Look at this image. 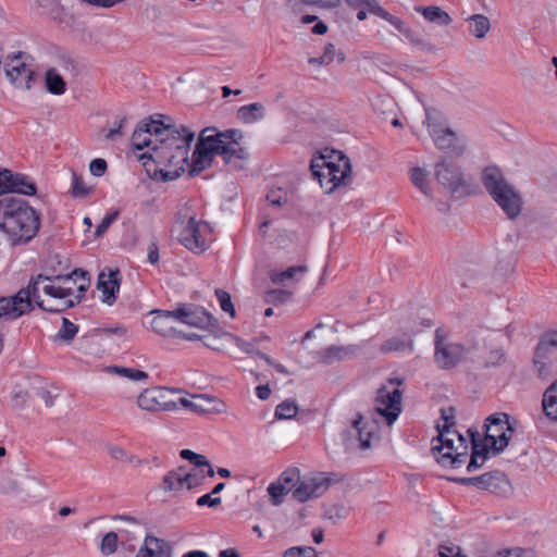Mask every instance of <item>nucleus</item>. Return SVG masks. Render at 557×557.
<instances>
[{"label": "nucleus", "mask_w": 557, "mask_h": 557, "mask_svg": "<svg viewBox=\"0 0 557 557\" xmlns=\"http://www.w3.org/2000/svg\"><path fill=\"white\" fill-rule=\"evenodd\" d=\"M290 297V293L281 290V289H273L268 293L267 300L270 302L273 301H280L283 302L287 300Z\"/></svg>", "instance_id": "61"}, {"label": "nucleus", "mask_w": 557, "mask_h": 557, "mask_svg": "<svg viewBox=\"0 0 557 557\" xmlns=\"http://www.w3.org/2000/svg\"><path fill=\"white\" fill-rule=\"evenodd\" d=\"M150 313L153 314L150 325H151V329L156 333H158L164 337L176 335L177 332H176L175 323L178 322L176 309H173V310L157 309V310H152Z\"/></svg>", "instance_id": "25"}, {"label": "nucleus", "mask_w": 557, "mask_h": 557, "mask_svg": "<svg viewBox=\"0 0 557 557\" xmlns=\"http://www.w3.org/2000/svg\"><path fill=\"white\" fill-rule=\"evenodd\" d=\"M147 258L152 265L159 262V247L156 242H151L147 247Z\"/></svg>", "instance_id": "64"}, {"label": "nucleus", "mask_w": 557, "mask_h": 557, "mask_svg": "<svg viewBox=\"0 0 557 557\" xmlns=\"http://www.w3.org/2000/svg\"><path fill=\"white\" fill-rule=\"evenodd\" d=\"M243 133L239 129L218 131L215 127H206L201 131L195 150L189 158L188 174L198 175L209 168L214 156H221L225 164L233 170H243L249 159V152L239 145Z\"/></svg>", "instance_id": "1"}, {"label": "nucleus", "mask_w": 557, "mask_h": 557, "mask_svg": "<svg viewBox=\"0 0 557 557\" xmlns=\"http://www.w3.org/2000/svg\"><path fill=\"white\" fill-rule=\"evenodd\" d=\"M119 269L106 268L97 280V289L101 292V301L111 306L115 302L121 285Z\"/></svg>", "instance_id": "22"}, {"label": "nucleus", "mask_w": 557, "mask_h": 557, "mask_svg": "<svg viewBox=\"0 0 557 557\" xmlns=\"http://www.w3.org/2000/svg\"><path fill=\"white\" fill-rule=\"evenodd\" d=\"M485 435L481 438L479 431L471 426L467 430L471 444V456L467 470L481 468L491 456L502 453L509 444L515 432L507 413H494L485 420Z\"/></svg>", "instance_id": "3"}, {"label": "nucleus", "mask_w": 557, "mask_h": 557, "mask_svg": "<svg viewBox=\"0 0 557 557\" xmlns=\"http://www.w3.org/2000/svg\"><path fill=\"white\" fill-rule=\"evenodd\" d=\"M201 395L196 396V400H189L187 398H180L177 404H181L184 408L191 410L193 412L205 414V411L209 409L203 408Z\"/></svg>", "instance_id": "52"}, {"label": "nucleus", "mask_w": 557, "mask_h": 557, "mask_svg": "<svg viewBox=\"0 0 557 557\" xmlns=\"http://www.w3.org/2000/svg\"><path fill=\"white\" fill-rule=\"evenodd\" d=\"M89 171L97 177L104 175L107 171V161L101 158L94 159L89 164Z\"/></svg>", "instance_id": "56"}, {"label": "nucleus", "mask_w": 557, "mask_h": 557, "mask_svg": "<svg viewBox=\"0 0 557 557\" xmlns=\"http://www.w3.org/2000/svg\"><path fill=\"white\" fill-rule=\"evenodd\" d=\"M40 216L29 203L17 197L0 199V231L11 245H22L35 237Z\"/></svg>", "instance_id": "4"}, {"label": "nucleus", "mask_w": 557, "mask_h": 557, "mask_svg": "<svg viewBox=\"0 0 557 557\" xmlns=\"http://www.w3.org/2000/svg\"><path fill=\"white\" fill-rule=\"evenodd\" d=\"M268 494L271 497V503L274 506H278L284 502V496L288 494L285 487L276 480L269 484Z\"/></svg>", "instance_id": "43"}, {"label": "nucleus", "mask_w": 557, "mask_h": 557, "mask_svg": "<svg viewBox=\"0 0 557 557\" xmlns=\"http://www.w3.org/2000/svg\"><path fill=\"white\" fill-rule=\"evenodd\" d=\"M557 348V331H549L542 335L534 352L533 363L539 376L550 375V349Z\"/></svg>", "instance_id": "19"}, {"label": "nucleus", "mask_w": 557, "mask_h": 557, "mask_svg": "<svg viewBox=\"0 0 557 557\" xmlns=\"http://www.w3.org/2000/svg\"><path fill=\"white\" fill-rule=\"evenodd\" d=\"M185 467H178L164 475L162 488L165 492H181L185 490Z\"/></svg>", "instance_id": "29"}, {"label": "nucleus", "mask_w": 557, "mask_h": 557, "mask_svg": "<svg viewBox=\"0 0 557 557\" xmlns=\"http://www.w3.org/2000/svg\"><path fill=\"white\" fill-rule=\"evenodd\" d=\"M180 456L184 460L190 461L193 465H195L199 469L207 468V473H206L207 476H209V478L214 476V470L206 456L197 454L190 449H182L180 453Z\"/></svg>", "instance_id": "37"}, {"label": "nucleus", "mask_w": 557, "mask_h": 557, "mask_svg": "<svg viewBox=\"0 0 557 557\" xmlns=\"http://www.w3.org/2000/svg\"><path fill=\"white\" fill-rule=\"evenodd\" d=\"M424 124L438 150L445 152L453 147V131L446 114L438 109L426 108Z\"/></svg>", "instance_id": "12"}, {"label": "nucleus", "mask_w": 557, "mask_h": 557, "mask_svg": "<svg viewBox=\"0 0 557 557\" xmlns=\"http://www.w3.org/2000/svg\"><path fill=\"white\" fill-rule=\"evenodd\" d=\"M11 193L32 196L36 194V185L28 176L20 173H14L13 182L11 185Z\"/></svg>", "instance_id": "35"}, {"label": "nucleus", "mask_w": 557, "mask_h": 557, "mask_svg": "<svg viewBox=\"0 0 557 557\" xmlns=\"http://www.w3.org/2000/svg\"><path fill=\"white\" fill-rule=\"evenodd\" d=\"M451 426L453 407L441 409V419L435 425L437 435L432 440L431 453L436 462L444 468L453 466V440L445 437Z\"/></svg>", "instance_id": "9"}, {"label": "nucleus", "mask_w": 557, "mask_h": 557, "mask_svg": "<svg viewBox=\"0 0 557 557\" xmlns=\"http://www.w3.org/2000/svg\"><path fill=\"white\" fill-rule=\"evenodd\" d=\"M335 55V46L333 44H327L324 47V52L321 55L320 65H327L333 62Z\"/></svg>", "instance_id": "63"}, {"label": "nucleus", "mask_w": 557, "mask_h": 557, "mask_svg": "<svg viewBox=\"0 0 557 557\" xmlns=\"http://www.w3.org/2000/svg\"><path fill=\"white\" fill-rule=\"evenodd\" d=\"M264 117V107L262 103L255 102L243 106L237 110V119L245 124L258 122Z\"/></svg>", "instance_id": "33"}, {"label": "nucleus", "mask_w": 557, "mask_h": 557, "mask_svg": "<svg viewBox=\"0 0 557 557\" xmlns=\"http://www.w3.org/2000/svg\"><path fill=\"white\" fill-rule=\"evenodd\" d=\"M14 173L10 170L0 171V195L11 193Z\"/></svg>", "instance_id": "55"}, {"label": "nucleus", "mask_w": 557, "mask_h": 557, "mask_svg": "<svg viewBox=\"0 0 557 557\" xmlns=\"http://www.w3.org/2000/svg\"><path fill=\"white\" fill-rule=\"evenodd\" d=\"M435 363L442 369H449L453 366L451 344L448 334L441 329L435 332Z\"/></svg>", "instance_id": "27"}, {"label": "nucleus", "mask_w": 557, "mask_h": 557, "mask_svg": "<svg viewBox=\"0 0 557 557\" xmlns=\"http://www.w3.org/2000/svg\"><path fill=\"white\" fill-rule=\"evenodd\" d=\"M166 126L156 120L140 123L132 135L134 150L147 149L143 154L152 152V147L160 144V137L164 135Z\"/></svg>", "instance_id": "16"}, {"label": "nucleus", "mask_w": 557, "mask_h": 557, "mask_svg": "<svg viewBox=\"0 0 557 557\" xmlns=\"http://www.w3.org/2000/svg\"><path fill=\"white\" fill-rule=\"evenodd\" d=\"M298 412V406L293 400H285L275 408L274 416L277 420L293 419Z\"/></svg>", "instance_id": "40"}, {"label": "nucleus", "mask_w": 557, "mask_h": 557, "mask_svg": "<svg viewBox=\"0 0 557 557\" xmlns=\"http://www.w3.org/2000/svg\"><path fill=\"white\" fill-rule=\"evenodd\" d=\"M201 399L203 401L202 403L203 408L210 409L208 411H205V414L206 413H224V412H226V405L224 401H222L213 396L206 395V394L201 395Z\"/></svg>", "instance_id": "41"}, {"label": "nucleus", "mask_w": 557, "mask_h": 557, "mask_svg": "<svg viewBox=\"0 0 557 557\" xmlns=\"http://www.w3.org/2000/svg\"><path fill=\"white\" fill-rule=\"evenodd\" d=\"M283 557H318V552L311 546H294L286 549Z\"/></svg>", "instance_id": "47"}, {"label": "nucleus", "mask_w": 557, "mask_h": 557, "mask_svg": "<svg viewBox=\"0 0 557 557\" xmlns=\"http://www.w3.org/2000/svg\"><path fill=\"white\" fill-rule=\"evenodd\" d=\"M481 181L491 197L511 186L503 171L496 165H490L483 169Z\"/></svg>", "instance_id": "26"}, {"label": "nucleus", "mask_w": 557, "mask_h": 557, "mask_svg": "<svg viewBox=\"0 0 557 557\" xmlns=\"http://www.w3.org/2000/svg\"><path fill=\"white\" fill-rule=\"evenodd\" d=\"M57 280L59 282H69L71 280L85 282V280H89L88 272L82 269L74 270L71 274L67 275H57Z\"/></svg>", "instance_id": "58"}, {"label": "nucleus", "mask_w": 557, "mask_h": 557, "mask_svg": "<svg viewBox=\"0 0 557 557\" xmlns=\"http://www.w3.org/2000/svg\"><path fill=\"white\" fill-rule=\"evenodd\" d=\"M425 172L421 168H413L410 173L412 184L418 187L423 194L428 195L425 184Z\"/></svg>", "instance_id": "50"}, {"label": "nucleus", "mask_w": 557, "mask_h": 557, "mask_svg": "<svg viewBox=\"0 0 557 557\" xmlns=\"http://www.w3.org/2000/svg\"><path fill=\"white\" fill-rule=\"evenodd\" d=\"M119 543L117 534L113 531L108 532L101 540L100 552L103 556H110L116 552Z\"/></svg>", "instance_id": "42"}, {"label": "nucleus", "mask_w": 557, "mask_h": 557, "mask_svg": "<svg viewBox=\"0 0 557 557\" xmlns=\"http://www.w3.org/2000/svg\"><path fill=\"white\" fill-rule=\"evenodd\" d=\"M307 271L306 265H295L280 272H272L270 277L274 284H282L288 280H293L297 274H302Z\"/></svg>", "instance_id": "38"}, {"label": "nucleus", "mask_w": 557, "mask_h": 557, "mask_svg": "<svg viewBox=\"0 0 557 557\" xmlns=\"http://www.w3.org/2000/svg\"><path fill=\"white\" fill-rule=\"evenodd\" d=\"M455 436H457V438L460 443V446L465 449V451H457L458 447H455V459L454 460H455V466H457L459 463L465 462L467 450L469 448V445L471 446V444H470V437L467 432L465 435V434H461L459 431L455 430Z\"/></svg>", "instance_id": "45"}, {"label": "nucleus", "mask_w": 557, "mask_h": 557, "mask_svg": "<svg viewBox=\"0 0 557 557\" xmlns=\"http://www.w3.org/2000/svg\"><path fill=\"white\" fill-rule=\"evenodd\" d=\"M416 11L421 13L428 22L438 26L448 25L451 22L450 15L440 7H416Z\"/></svg>", "instance_id": "32"}, {"label": "nucleus", "mask_w": 557, "mask_h": 557, "mask_svg": "<svg viewBox=\"0 0 557 557\" xmlns=\"http://www.w3.org/2000/svg\"><path fill=\"white\" fill-rule=\"evenodd\" d=\"M478 186L471 175L455 170V196L467 197L476 193Z\"/></svg>", "instance_id": "31"}, {"label": "nucleus", "mask_w": 557, "mask_h": 557, "mask_svg": "<svg viewBox=\"0 0 557 557\" xmlns=\"http://www.w3.org/2000/svg\"><path fill=\"white\" fill-rule=\"evenodd\" d=\"M455 483L465 486H475L482 491H488L498 496H507L512 487L507 475L499 470H493L482 475L471 478H455Z\"/></svg>", "instance_id": "13"}, {"label": "nucleus", "mask_w": 557, "mask_h": 557, "mask_svg": "<svg viewBox=\"0 0 557 557\" xmlns=\"http://www.w3.org/2000/svg\"><path fill=\"white\" fill-rule=\"evenodd\" d=\"M185 474H186V480H185V488L186 490H193V488L199 486L205 476V474H201V473H194V472L187 471L186 468H185Z\"/></svg>", "instance_id": "57"}, {"label": "nucleus", "mask_w": 557, "mask_h": 557, "mask_svg": "<svg viewBox=\"0 0 557 557\" xmlns=\"http://www.w3.org/2000/svg\"><path fill=\"white\" fill-rule=\"evenodd\" d=\"M215 296L218 298L219 305L221 309L228 313L232 318L235 317V308L231 299V295L223 290V289H216Z\"/></svg>", "instance_id": "48"}, {"label": "nucleus", "mask_w": 557, "mask_h": 557, "mask_svg": "<svg viewBox=\"0 0 557 557\" xmlns=\"http://www.w3.org/2000/svg\"><path fill=\"white\" fill-rule=\"evenodd\" d=\"M400 384V380H391L387 385L377 389L375 410L385 418L388 425H392L401 412V391L398 388Z\"/></svg>", "instance_id": "11"}, {"label": "nucleus", "mask_w": 557, "mask_h": 557, "mask_svg": "<svg viewBox=\"0 0 557 557\" xmlns=\"http://www.w3.org/2000/svg\"><path fill=\"white\" fill-rule=\"evenodd\" d=\"M175 309L178 323L198 329H209L216 325V320L203 308L181 304Z\"/></svg>", "instance_id": "21"}, {"label": "nucleus", "mask_w": 557, "mask_h": 557, "mask_svg": "<svg viewBox=\"0 0 557 557\" xmlns=\"http://www.w3.org/2000/svg\"><path fill=\"white\" fill-rule=\"evenodd\" d=\"M267 199L272 206L275 207H280L287 201L286 196L283 195L281 190H272L267 195Z\"/></svg>", "instance_id": "62"}, {"label": "nucleus", "mask_w": 557, "mask_h": 557, "mask_svg": "<svg viewBox=\"0 0 557 557\" xmlns=\"http://www.w3.org/2000/svg\"><path fill=\"white\" fill-rule=\"evenodd\" d=\"M178 388L151 387L146 388L137 399V405L146 411H174L177 403L168 398V393H180Z\"/></svg>", "instance_id": "15"}, {"label": "nucleus", "mask_w": 557, "mask_h": 557, "mask_svg": "<svg viewBox=\"0 0 557 557\" xmlns=\"http://www.w3.org/2000/svg\"><path fill=\"white\" fill-rule=\"evenodd\" d=\"M178 242L194 253H201L208 249L211 242L212 228L210 224L196 216H186L180 220Z\"/></svg>", "instance_id": "8"}, {"label": "nucleus", "mask_w": 557, "mask_h": 557, "mask_svg": "<svg viewBox=\"0 0 557 557\" xmlns=\"http://www.w3.org/2000/svg\"><path fill=\"white\" fill-rule=\"evenodd\" d=\"M503 210L508 219H516L522 210V198L519 190L513 186L503 189L491 197Z\"/></svg>", "instance_id": "23"}, {"label": "nucleus", "mask_w": 557, "mask_h": 557, "mask_svg": "<svg viewBox=\"0 0 557 557\" xmlns=\"http://www.w3.org/2000/svg\"><path fill=\"white\" fill-rule=\"evenodd\" d=\"M135 557H173V545L164 539L149 534L144 539Z\"/></svg>", "instance_id": "24"}, {"label": "nucleus", "mask_w": 557, "mask_h": 557, "mask_svg": "<svg viewBox=\"0 0 557 557\" xmlns=\"http://www.w3.org/2000/svg\"><path fill=\"white\" fill-rule=\"evenodd\" d=\"M41 277H33L28 285L12 296L0 297V321H14L34 310L38 300V284Z\"/></svg>", "instance_id": "7"}, {"label": "nucleus", "mask_w": 557, "mask_h": 557, "mask_svg": "<svg viewBox=\"0 0 557 557\" xmlns=\"http://www.w3.org/2000/svg\"><path fill=\"white\" fill-rule=\"evenodd\" d=\"M435 178L438 185L433 189L431 198L440 212L447 213L453 199V159L449 153L436 162Z\"/></svg>", "instance_id": "10"}, {"label": "nucleus", "mask_w": 557, "mask_h": 557, "mask_svg": "<svg viewBox=\"0 0 557 557\" xmlns=\"http://www.w3.org/2000/svg\"><path fill=\"white\" fill-rule=\"evenodd\" d=\"M119 218V211H113L111 213H108L103 219L102 221L97 225L96 230H95V236L96 237H100L102 236L107 231L108 228L110 227V225L116 221Z\"/></svg>", "instance_id": "54"}, {"label": "nucleus", "mask_w": 557, "mask_h": 557, "mask_svg": "<svg viewBox=\"0 0 557 557\" xmlns=\"http://www.w3.org/2000/svg\"><path fill=\"white\" fill-rule=\"evenodd\" d=\"M498 557H535L532 549L522 547L505 548L497 553Z\"/></svg>", "instance_id": "51"}, {"label": "nucleus", "mask_w": 557, "mask_h": 557, "mask_svg": "<svg viewBox=\"0 0 557 557\" xmlns=\"http://www.w3.org/2000/svg\"><path fill=\"white\" fill-rule=\"evenodd\" d=\"M312 175L319 181L326 194L345 186L351 178V164L347 156L341 151L321 154L311 161Z\"/></svg>", "instance_id": "5"}, {"label": "nucleus", "mask_w": 557, "mask_h": 557, "mask_svg": "<svg viewBox=\"0 0 557 557\" xmlns=\"http://www.w3.org/2000/svg\"><path fill=\"white\" fill-rule=\"evenodd\" d=\"M112 370L114 373L132 381H145L148 379V373L138 369L114 367Z\"/></svg>", "instance_id": "44"}, {"label": "nucleus", "mask_w": 557, "mask_h": 557, "mask_svg": "<svg viewBox=\"0 0 557 557\" xmlns=\"http://www.w3.org/2000/svg\"><path fill=\"white\" fill-rule=\"evenodd\" d=\"M347 4L354 9L366 8L368 12L385 20L393 25L407 39L413 40V32L397 16L392 15L382 8L377 0H345Z\"/></svg>", "instance_id": "20"}, {"label": "nucleus", "mask_w": 557, "mask_h": 557, "mask_svg": "<svg viewBox=\"0 0 557 557\" xmlns=\"http://www.w3.org/2000/svg\"><path fill=\"white\" fill-rule=\"evenodd\" d=\"M542 407L546 417L553 421H557V381L545 391Z\"/></svg>", "instance_id": "34"}, {"label": "nucleus", "mask_w": 557, "mask_h": 557, "mask_svg": "<svg viewBox=\"0 0 557 557\" xmlns=\"http://www.w3.org/2000/svg\"><path fill=\"white\" fill-rule=\"evenodd\" d=\"M194 139L195 132L186 126H166L160 144L152 147V152L139 154V159H148L159 165L164 180H175L182 173L188 172L189 150Z\"/></svg>", "instance_id": "2"}, {"label": "nucleus", "mask_w": 557, "mask_h": 557, "mask_svg": "<svg viewBox=\"0 0 557 557\" xmlns=\"http://www.w3.org/2000/svg\"><path fill=\"white\" fill-rule=\"evenodd\" d=\"M431 323L428 319H422L419 324L405 323L401 325V333L392 335L386 338L380 346V352L383 355L399 352V351H411L413 350V336L421 332L422 327H429Z\"/></svg>", "instance_id": "14"}, {"label": "nucleus", "mask_w": 557, "mask_h": 557, "mask_svg": "<svg viewBox=\"0 0 557 557\" xmlns=\"http://www.w3.org/2000/svg\"><path fill=\"white\" fill-rule=\"evenodd\" d=\"M40 283L38 284V300L33 301L34 307L37 306L44 311L48 312H62L69 308L74 307L72 296L74 293L71 287L55 285L58 282L57 276H47L38 274Z\"/></svg>", "instance_id": "6"}, {"label": "nucleus", "mask_w": 557, "mask_h": 557, "mask_svg": "<svg viewBox=\"0 0 557 557\" xmlns=\"http://www.w3.org/2000/svg\"><path fill=\"white\" fill-rule=\"evenodd\" d=\"M468 151V138L466 136H458L455 133V158L466 154Z\"/></svg>", "instance_id": "59"}, {"label": "nucleus", "mask_w": 557, "mask_h": 557, "mask_svg": "<svg viewBox=\"0 0 557 557\" xmlns=\"http://www.w3.org/2000/svg\"><path fill=\"white\" fill-rule=\"evenodd\" d=\"M362 419V416L358 414V417L352 421V426L358 431L360 447L362 449H367L370 447L371 433L363 432L362 428L360 426Z\"/></svg>", "instance_id": "53"}, {"label": "nucleus", "mask_w": 557, "mask_h": 557, "mask_svg": "<svg viewBox=\"0 0 557 557\" xmlns=\"http://www.w3.org/2000/svg\"><path fill=\"white\" fill-rule=\"evenodd\" d=\"M45 82L48 91L53 95H63L66 90V84L55 69L46 72Z\"/></svg>", "instance_id": "36"}, {"label": "nucleus", "mask_w": 557, "mask_h": 557, "mask_svg": "<svg viewBox=\"0 0 557 557\" xmlns=\"http://www.w3.org/2000/svg\"><path fill=\"white\" fill-rule=\"evenodd\" d=\"M358 350L359 348L355 345H331L320 352V360L325 364H331L335 361H343L355 357Z\"/></svg>", "instance_id": "28"}, {"label": "nucleus", "mask_w": 557, "mask_h": 557, "mask_svg": "<svg viewBox=\"0 0 557 557\" xmlns=\"http://www.w3.org/2000/svg\"><path fill=\"white\" fill-rule=\"evenodd\" d=\"M78 332V326L71 322L69 319L63 318L62 326L58 332V337L63 341H72Z\"/></svg>", "instance_id": "49"}, {"label": "nucleus", "mask_w": 557, "mask_h": 557, "mask_svg": "<svg viewBox=\"0 0 557 557\" xmlns=\"http://www.w3.org/2000/svg\"><path fill=\"white\" fill-rule=\"evenodd\" d=\"M299 470L297 468H288L281 473L277 481L285 487L289 493L294 491L299 484Z\"/></svg>", "instance_id": "39"}, {"label": "nucleus", "mask_w": 557, "mask_h": 557, "mask_svg": "<svg viewBox=\"0 0 557 557\" xmlns=\"http://www.w3.org/2000/svg\"><path fill=\"white\" fill-rule=\"evenodd\" d=\"M4 72L10 82L20 89H29L34 79V70L25 61V54H13L4 63Z\"/></svg>", "instance_id": "17"}, {"label": "nucleus", "mask_w": 557, "mask_h": 557, "mask_svg": "<svg viewBox=\"0 0 557 557\" xmlns=\"http://www.w3.org/2000/svg\"><path fill=\"white\" fill-rule=\"evenodd\" d=\"M212 494L209 493V494H205L202 496H200L198 499H197V505L199 507H203V506H209V507H216L221 504V498L220 497H212L211 496Z\"/></svg>", "instance_id": "60"}, {"label": "nucleus", "mask_w": 557, "mask_h": 557, "mask_svg": "<svg viewBox=\"0 0 557 557\" xmlns=\"http://www.w3.org/2000/svg\"><path fill=\"white\" fill-rule=\"evenodd\" d=\"M90 188L85 184L84 178L73 172L72 174V195L74 197H86L89 195Z\"/></svg>", "instance_id": "46"}, {"label": "nucleus", "mask_w": 557, "mask_h": 557, "mask_svg": "<svg viewBox=\"0 0 557 557\" xmlns=\"http://www.w3.org/2000/svg\"><path fill=\"white\" fill-rule=\"evenodd\" d=\"M331 481L322 473L299 478V484L293 491V497L299 503H306L313 498L321 497L330 487Z\"/></svg>", "instance_id": "18"}, {"label": "nucleus", "mask_w": 557, "mask_h": 557, "mask_svg": "<svg viewBox=\"0 0 557 557\" xmlns=\"http://www.w3.org/2000/svg\"><path fill=\"white\" fill-rule=\"evenodd\" d=\"M469 33L476 39L485 38L491 29L490 20L483 14H472L466 18Z\"/></svg>", "instance_id": "30"}]
</instances>
